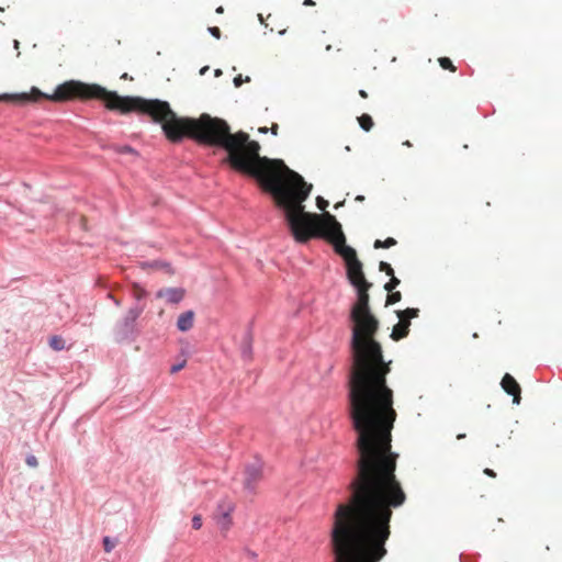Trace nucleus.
Segmentation results:
<instances>
[{
	"label": "nucleus",
	"mask_w": 562,
	"mask_h": 562,
	"mask_svg": "<svg viewBox=\"0 0 562 562\" xmlns=\"http://www.w3.org/2000/svg\"><path fill=\"white\" fill-rule=\"evenodd\" d=\"M350 321L348 409L358 434V459L349 497L333 515L330 544H385L393 509L407 499L395 474L398 454L391 445L397 417L394 393L386 383L392 361L384 360L375 339L380 322L371 310L350 311Z\"/></svg>",
	"instance_id": "f257e3e1"
},
{
	"label": "nucleus",
	"mask_w": 562,
	"mask_h": 562,
	"mask_svg": "<svg viewBox=\"0 0 562 562\" xmlns=\"http://www.w3.org/2000/svg\"><path fill=\"white\" fill-rule=\"evenodd\" d=\"M304 5H315V2L313 0H304Z\"/></svg>",
	"instance_id": "7c9ffc66"
},
{
	"label": "nucleus",
	"mask_w": 562,
	"mask_h": 562,
	"mask_svg": "<svg viewBox=\"0 0 562 562\" xmlns=\"http://www.w3.org/2000/svg\"><path fill=\"white\" fill-rule=\"evenodd\" d=\"M358 122L366 132H369L373 126L372 117L366 113L358 117Z\"/></svg>",
	"instance_id": "ddd939ff"
},
{
	"label": "nucleus",
	"mask_w": 562,
	"mask_h": 562,
	"mask_svg": "<svg viewBox=\"0 0 562 562\" xmlns=\"http://www.w3.org/2000/svg\"><path fill=\"white\" fill-rule=\"evenodd\" d=\"M379 269H380V271L385 272L390 277L394 274L393 268L391 267L390 263H387L385 261H380Z\"/></svg>",
	"instance_id": "412c9836"
},
{
	"label": "nucleus",
	"mask_w": 562,
	"mask_h": 562,
	"mask_svg": "<svg viewBox=\"0 0 562 562\" xmlns=\"http://www.w3.org/2000/svg\"><path fill=\"white\" fill-rule=\"evenodd\" d=\"M316 205L317 207L323 211L324 213L322 215H324L326 212V207L328 206V201L325 200L323 196H317L316 198Z\"/></svg>",
	"instance_id": "4be33fe9"
},
{
	"label": "nucleus",
	"mask_w": 562,
	"mask_h": 562,
	"mask_svg": "<svg viewBox=\"0 0 562 562\" xmlns=\"http://www.w3.org/2000/svg\"><path fill=\"white\" fill-rule=\"evenodd\" d=\"M359 95L363 99H367L368 98V93L364 91V90H360L359 91Z\"/></svg>",
	"instance_id": "2f4dec72"
},
{
	"label": "nucleus",
	"mask_w": 562,
	"mask_h": 562,
	"mask_svg": "<svg viewBox=\"0 0 562 562\" xmlns=\"http://www.w3.org/2000/svg\"><path fill=\"white\" fill-rule=\"evenodd\" d=\"M26 463L27 465L35 468L37 467V459L34 456H29L26 458Z\"/></svg>",
	"instance_id": "bb28decb"
},
{
	"label": "nucleus",
	"mask_w": 562,
	"mask_h": 562,
	"mask_svg": "<svg viewBox=\"0 0 562 562\" xmlns=\"http://www.w3.org/2000/svg\"><path fill=\"white\" fill-rule=\"evenodd\" d=\"M209 32L215 37V38H220L221 37V30L217 27V26H212V27H209Z\"/></svg>",
	"instance_id": "a878e982"
},
{
	"label": "nucleus",
	"mask_w": 562,
	"mask_h": 562,
	"mask_svg": "<svg viewBox=\"0 0 562 562\" xmlns=\"http://www.w3.org/2000/svg\"><path fill=\"white\" fill-rule=\"evenodd\" d=\"M353 288L357 291V300L352 304L350 311H364V310H371L370 308V295L369 291L372 288L371 282H364L358 285H353Z\"/></svg>",
	"instance_id": "423d86ee"
},
{
	"label": "nucleus",
	"mask_w": 562,
	"mask_h": 562,
	"mask_svg": "<svg viewBox=\"0 0 562 562\" xmlns=\"http://www.w3.org/2000/svg\"><path fill=\"white\" fill-rule=\"evenodd\" d=\"M117 544V540L116 539H112L110 537H104L103 538V548H104V551L105 552H111L115 546Z\"/></svg>",
	"instance_id": "a211bd4d"
},
{
	"label": "nucleus",
	"mask_w": 562,
	"mask_h": 562,
	"mask_svg": "<svg viewBox=\"0 0 562 562\" xmlns=\"http://www.w3.org/2000/svg\"><path fill=\"white\" fill-rule=\"evenodd\" d=\"M464 437H465V435H464V434H460V435H458V436H457V438H458V439H462V438H464Z\"/></svg>",
	"instance_id": "4c0bfd02"
},
{
	"label": "nucleus",
	"mask_w": 562,
	"mask_h": 562,
	"mask_svg": "<svg viewBox=\"0 0 562 562\" xmlns=\"http://www.w3.org/2000/svg\"><path fill=\"white\" fill-rule=\"evenodd\" d=\"M419 313L418 308H406L404 311H397L398 323L393 327L391 338L395 341L405 338L409 333L411 319L417 317Z\"/></svg>",
	"instance_id": "20e7f679"
},
{
	"label": "nucleus",
	"mask_w": 562,
	"mask_h": 562,
	"mask_svg": "<svg viewBox=\"0 0 562 562\" xmlns=\"http://www.w3.org/2000/svg\"><path fill=\"white\" fill-rule=\"evenodd\" d=\"M235 509V504L231 499H222L215 512V519L222 530L227 531L232 526L231 515Z\"/></svg>",
	"instance_id": "39448f33"
},
{
	"label": "nucleus",
	"mask_w": 562,
	"mask_h": 562,
	"mask_svg": "<svg viewBox=\"0 0 562 562\" xmlns=\"http://www.w3.org/2000/svg\"><path fill=\"white\" fill-rule=\"evenodd\" d=\"M344 203H345V201L338 202V203L335 204L334 207L335 209H339V207H341L344 205Z\"/></svg>",
	"instance_id": "473e14b6"
},
{
	"label": "nucleus",
	"mask_w": 562,
	"mask_h": 562,
	"mask_svg": "<svg viewBox=\"0 0 562 562\" xmlns=\"http://www.w3.org/2000/svg\"><path fill=\"white\" fill-rule=\"evenodd\" d=\"M186 363H187V361L183 360L181 363L172 366L171 369H170V372L171 373H177L178 371H180L181 369H183L186 367Z\"/></svg>",
	"instance_id": "393cba45"
},
{
	"label": "nucleus",
	"mask_w": 562,
	"mask_h": 562,
	"mask_svg": "<svg viewBox=\"0 0 562 562\" xmlns=\"http://www.w3.org/2000/svg\"><path fill=\"white\" fill-rule=\"evenodd\" d=\"M403 145L406 146V147H412L413 146L409 140L403 142Z\"/></svg>",
	"instance_id": "72a5a7b5"
},
{
	"label": "nucleus",
	"mask_w": 562,
	"mask_h": 562,
	"mask_svg": "<svg viewBox=\"0 0 562 562\" xmlns=\"http://www.w3.org/2000/svg\"><path fill=\"white\" fill-rule=\"evenodd\" d=\"M400 279H397L394 274L391 276L389 282L384 284V290L387 292L394 291V289L400 284Z\"/></svg>",
	"instance_id": "aec40b11"
},
{
	"label": "nucleus",
	"mask_w": 562,
	"mask_h": 562,
	"mask_svg": "<svg viewBox=\"0 0 562 562\" xmlns=\"http://www.w3.org/2000/svg\"><path fill=\"white\" fill-rule=\"evenodd\" d=\"M192 527L195 530H199L202 527V517L201 515H195L192 518Z\"/></svg>",
	"instance_id": "5701e85b"
},
{
	"label": "nucleus",
	"mask_w": 562,
	"mask_h": 562,
	"mask_svg": "<svg viewBox=\"0 0 562 562\" xmlns=\"http://www.w3.org/2000/svg\"><path fill=\"white\" fill-rule=\"evenodd\" d=\"M438 63L441 68L447 69L451 72H454L457 70V68L453 66L452 61L448 57H440L438 59Z\"/></svg>",
	"instance_id": "dca6fc26"
},
{
	"label": "nucleus",
	"mask_w": 562,
	"mask_h": 562,
	"mask_svg": "<svg viewBox=\"0 0 562 562\" xmlns=\"http://www.w3.org/2000/svg\"><path fill=\"white\" fill-rule=\"evenodd\" d=\"M363 200H364V196H363V195H358V196H356V201L361 202V201H363Z\"/></svg>",
	"instance_id": "c9c22d12"
},
{
	"label": "nucleus",
	"mask_w": 562,
	"mask_h": 562,
	"mask_svg": "<svg viewBox=\"0 0 562 562\" xmlns=\"http://www.w3.org/2000/svg\"><path fill=\"white\" fill-rule=\"evenodd\" d=\"M194 325V312L187 311L179 315L177 321V327L180 331H188Z\"/></svg>",
	"instance_id": "9d476101"
},
{
	"label": "nucleus",
	"mask_w": 562,
	"mask_h": 562,
	"mask_svg": "<svg viewBox=\"0 0 562 562\" xmlns=\"http://www.w3.org/2000/svg\"><path fill=\"white\" fill-rule=\"evenodd\" d=\"M156 296L165 300L168 304H178L186 296V290L183 288H162L156 293Z\"/></svg>",
	"instance_id": "0eeeda50"
},
{
	"label": "nucleus",
	"mask_w": 562,
	"mask_h": 562,
	"mask_svg": "<svg viewBox=\"0 0 562 562\" xmlns=\"http://www.w3.org/2000/svg\"><path fill=\"white\" fill-rule=\"evenodd\" d=\"M223 12H224L223 7H218V8L216 9V13L222 14Z\"/></svg>",
	"instance_id": "f704fd0d"
},
{
	"label": "nucleus",
	"mask_w": 562,
	"mask_h": 562,
	"mask_svg": "<svg viewBox=\"0 0 562 562\" xmlns=\"http://www.w3.org/2000/svg\"><path fill=\"white\" fill-rule=\"evenodd\" d=\"M143 310L139 308V307H133L131 308L127 314H126V317H125V322L126 324H132L134 323L138 317L139 315L142 314Z\"/></svg>",
	"instance_id": "2eb2a0df"
},
{
	"label": "nucleus",
	"mask_w": 562,
	"mask_h": 562,
	"mask_svg": "<svg viewBox=\"0 0 562 562\" xmlns=\"http://www.w3.org/2000/svg\"><path fill=\"white\" fill-rule=\"evenodd\" d=\"M484 473H485L486 475L491 476V477H495V476H496V473H495L493 470L488 469V468H486V469L484 470Z\"/></svg>",
	"instance_id": "c756f323"
},
{
	"label": "nucleus",
	"mask_w": 562,
	"mask_h": 562,
	"mask_svg": "<svg viewBox=\"0 0 562 562\" xmlns=\"http://www.w3.org/2000/svg\"><path fill=\"white\" fill-rule=\"evenodd\" d=\"M311 190L312 184L303 181L279 206L284 212L286 224L294 239L301 244L314 237L327 240L345 260L347 278L351 285L368 282L362 262L358 259L356 250L346 245L345 234L336 217L330 213L319 215L305 212L303 202L308 198Z\"/></svg>",
	"instance_id": "7ed1b4c3"
},
{
	"label": "nucleus",
	"mask_w": 562,
	"mask_h": 562,
	"mask_svg": "<svg viewBox=\"0 0 562 562\" xmlns=\"http://www.w3.org/2000/svg\"><path fill=\"white\" fill-rule=\"evenodd\" d=\"M133 296L136 300H142L146 296V291L139 284L134 283L132 289Z\"/></svg>",
	"instance_id": "6ab92c4d"
},
{
	"label": "nucleus",
	"mask_w": 562,
	"mask_h": 562,
	"mask_svg": "<svg viewBox=\"0 0 562 562\" xmlns=\"http://www.w3.org/2000/svg\"><path fill=\"white\" fill-rule=\"evenodd\" d=\"M262 479V469L258 464H252L245 470L244 486L250 492L255 491L257 483Z\"/></svg>",
	"instance_id": "1a4fd4ad"
},
{
	"label": "nucleus",
	"mask_w": 562,
	"mask_h": 562,
	"mask_svg": "<svg viewBox=\"0 0 562 562\" xmlns=\"http://www.w3.org/2000/svg\"><path fill=\"white\" fill-rule=\"evenodd\" d=\"M250 81V78L249 77H246L245 79H243L241 75H238L234 78V85L235 87H240L243 85V82H249Z\"/></svg>",
	"instance_id": "b1692460"
},
{
	"label": "nucleus",
	"mask_w": 562,
	"mask_h": 562,
	"mask_svg": "<svg viewBox=\"0 0 562 562\" xmlns=\"http://www.w3.org/2000/svg\"><path fill=\"white\" fill-rule=\"evenodd\" d=\"M49 347L56 351H60L65 348V340L60 336H52L49 338Z\"/></svg>",
	"instance_id": "f8f14e48"
},
{
	"label": "nucleus",
	"mask_w": 562,
	"mask_h": 562,
	"mask_svg": "<svg viewBox=\"0 0 562 562\" xmlns=\"http://www.w3.org/2000/svg\"><path fill=\"white\" fill-rule=\"evenodd\" d=\"M401 300H402V294H401V292H398V291H396V292L391 291V292H389V294H387V296H386V302H385V304H386V305H393V304H395V303L400 302Z\"/></svg>",
	"instance_id": "f3484780"
},
{
	"label": "nucleus",
	"mask_w": 562,
	"mask_h": 562,
	"mask_svg": "<svg viewBox=\"0 0 562 562\" xmlns=\"http://www.w3.org/2000/svg\"><path fill=\"white\" fill-rule=\"evenodd\" d=\"M278 130H279V126L277 123H273L270 127V131L273 135H278Z\"/></svg>",
	"instance_id": "c85d7f7f"
},
{
	"label": "nucleus",
	"mask_w": 562,
	"mask_h": 562,
	"mask_svg": "<svg viewBox=\"0 0 562 562\" xmlns=\"http://www.w3.org/2000/svg\"><path fill=\"white\" fill-rule=\"evenodd\" d=\"M119 153H134V149L130 146L122 147Z\"/></svg>",
	"instance_id": "cd10ccee"
},
{
	"label": "nucleus",
	"mask_w": 562,
	"mask_h": 562,
	"mask_svg": "<svg viewBox=\"0 0 562 562\" xmlns=\"http://www.w3.org/2000/svg\"><path fill=\"white\" fill-rule=\"evenodd\" d=\"M502 387L503 390L513 396V403L519 404L521 400V389L518 382L515 380L513 375L506 373L502 379Z\"/></svg>",
	"instance_id": "6e6552de"
},
{
	"label": "nucleus",
	"mask_w": 562,
	"mask_h": 562,
	"mask_svg": "<svg viewBox=\"0 0 562 562\" xmlns=\"http://www.w3.org/2000/svg\"><path fill=\"white\" fill-rule=\"evenodd\" d=\"M397 244L396 239H394L393 237H387L385 240H380V239H376L374 241V248L379 249V248H390V247H393Z\"/></svg>",
	"instance_id": "4468645a"
},
{
	"label": "nucleus",
	"mask_w": 562,
	"mask_h": 562,
	"mask_svg": "<svg viewBox=\"0 0 562 562\" xmlns=\"http://www.w3.org/2000/svg\"><path fill=\"white\" fill-rule=\"evenodd\" d=\"M143 267H150V268H154V269H164L166 271L167 274H173L175 271L173 269L171 268V266L167 262H160V261H154L151 263H143Z\"/></svg>",
	"instance_id": "9b49d317"
},
{
	"label": "nucleus",
	"mask_w": 562,
	"mask_h": 562,
	"mask_svg": "<svg viewBox=\"0 0 562 562\" xmlns=\"http://www.w3.org/2000/svg\"><path fill=\"white\" fill-rule=\"evenodd\" d=\"M1 99L36 102L42 99L54 102L94 99L103 101L106 109L111 111L146 114L154 122L161 124L166 137L172 143H178L187 136L203 145L224 148L227 156L223 162L238 172L255 178L265 191L271 193L278 207L304 181L303 177L291 170L283 160L260 156V144L250 139L248 133L243 131L232 133L225 120L206 113L201 114L199 119L178 117L167 101L121 97L100 85L77 80L57 86L53 94L43 93L33 87L30 92L1 97Z\"/></svg>",
	"instance_id": "f03ea898"
},
{
	"label": "nucleus",
	"mask_w": 562,
	"mask_h": 562,
	"mask_svg": "<svg viewBox=\"0 0 562 562\" xmlns=\"http://www.w3.org/2000/svg\"><path fill=\"white\" fill-rule=\"evenodd\" d=\"M121 78H122V79H127V78H128V77H127V74L122 75V77H121Z\"/></svg>",
	"instance_id": "58836bf2"
},
{
	"label": "nucleus",
	"mask_w": 562,
	"mask_h": 562,
	"mask_svg": "<svg viewBox=\"0 0 562 562\" xmlns=\"http://www.w3.org/2000/svg\"><path fill=\"white\" fill-rule=\"evenodd\" d=\"M259 132H260V133H267V132H268V127H260V128H259Z\"/></svg>",
	"instance_id": "e433bc0d"
}]
</instances>
